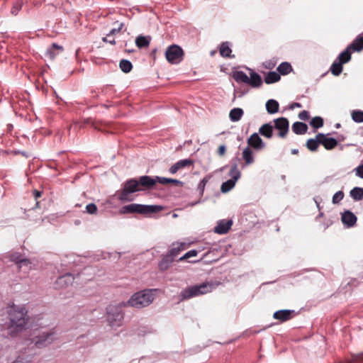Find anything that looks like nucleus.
Segmentation results:
<instances>
[{"label":"nucleus","mask_w":363,"mask_h":363,"mask_svg":"<svg viewBox=\"0 0 363 363\" xmlns=\"http://www.w3.org/2000/svg\"><path fill=\"white\" fill-rule=\"evenodd\" d=\"M9 315V329L11 333H16L26 328L28 321L27 311L24 307L13 306L8 311Z\"/></svg>","instance_id":"obj_1"},{"label":"nucleus","mask_w":363,"mask_h":363,"mask_svg":"<svg viewBox=\"0 0 363 363\" xmlns=\"http://www.w3.org/2000/svg\"><path fill=\"white\" fill-rule=\"evenodd\" d=\"M240 166L244 167L245 165L242 162V158H238L236 156L231 160L230 164L220 168V171H223L229 167L228 176L231 177L221 184L220 191L222 193H227L235 186L236 182L240 177V172L238 169Z\"/></svg>","instance_id":"obj_2"},{"label":"nucleus","mask_w":363,"mask_h":363,"mask_svg":"<svg viewBox=\"0 0 363 363\" xmlns=\"http://www.w3.org/2000/svg\"><path fill=\"white\" fill-rule=\"evenodd\" d=\"M155 289H145L134 293L128 301H122L123 306H128L135 308H143L150 306L155 299L153 291Z\"/></svg>","instance_id":"obj_3"},{"label":"nucleus","mask_w":363,"mask_h":363,"mask_svg":"<svg viewBox=\"0 0 363 363\" xmlns=\"http://www.w3.org/2000/svg\"><path fill=\"white\" fill-rule=\"evenodd\" d=\"M214 289L213 283L203 282L199 284L192 285L183 289L179 295L180 301L188 300L194 297L202 296L210 293Z\"/></svg>","instance_id":"obj_4"},{"label":"nucleus","mask_w":363,"mask_h":363,"mask_svg":"<svg viewBox=\"0 0 363 363\" xmlns=\"http://www.w3.org/2000/svg\"><path fill=\"white\" fill-rule=\"evenodd\" d=\"M162 207L159 205H145L140 203H130L122 206L119 212L121 214H134L150 215L161 211Z\"/></svg>","instance_id":"obj_5"},{"label":"nucleus","mask_w":363,"mask_h":363,"mask_svg":"<svg viewBox=\"0 0 363 363\" xmlns=\"http://www.w3.org/2000/svg\"><path fill=\"white\" fill-rule=\"evenodd\" d=\"M143 189L140 187L138 179L131 178L127 179L122 184V188L116 191L118 199L122 202L129 201V196L135 192L142 191Z\"/></svg>","instance_id":"obj_6"},{"label":"nucleus","mask_w":363,"mask_h":363,"mask_svg":"<svg viewBox=\"0 0 363 363\" xmlns=\"http://www.w3.org/2000/svg\"><path fill=\"white\" fill-rule=\"evenodd\" d=\"M121 302L117 305H109L106 308L107 318L111 327H118L122 325L123 313Z\"/></svg>","instance_id":"obj_7"},{"label":"nucleus","mask_w":363,"mask_h":363,"mask_svg":"<svg viewBox=\"0 0 363 363\" xmlns=\"http://www.w3.org/2000/svg\"><path fill=\"white\" fill-rule=\"evenodd\" d=\"M184 50L178 45H169L165 52V57L168 62L172 65H177L184 59Z\"/></svg>","instance_id":"obj_8"},{"label":"nucleus","mask_w":363,"mask_h":363,"mask_svg":"<svg viewBox=\"0 0 363 363\" xmlns=\"http://www.w3.org/2000/svg\"><path fill=\"white\" fill-rule=\"evenodd\" d=\"M274 128L278 131L277 135L281 138H285L289 131V121L286 118L280 117L274 121Z\"/></svg>","instance_id":"obj_9"},{"label":"nucleus","mask_w":363,"mask_h":363,"mask_svg":"<svg viewBox=\"0 0 363 363\" xmlns=\"http://www.w3.org/2000/svg\"><path fill=\"white\" fill-rule=\"evenodd\" d=\"M55 333L44 332L35 338V345L38 348H42L50 345L54 339Z\"/></svg>","instance_id":"obj_10"},{"label":"nucleus","mask_w":363,"mask_h":363,"mask_svg":"<svg viewBox=\"0 0 363 363\" xmlns=\"http://www.w3.org/2000/svg\"><path fill=\"white\" fill-rule=\"evenodd\" d=\"M74 277L72 273H66L59 277L54 283L55 289H65L74 282Z\"/></svg>","instance_id":"obj_11"},{"label":"nucleus","mask_w":363,"mask_h":363,"mask_svg":"<svg viewBox=\"0 0 363 363\" xmlns=\"http://www.w3.org/2000/svg\"><path fill=\"white\" fill-rule=\"evenodd\" d=\"M233 225L232 220L222 219L218 221L217 225L214 228V233L219 235L226 234Z\"/></svg>","instance_id":"obj_12"},{"label":"nucleus","mask_w":363,"mask_h":363,"mask_svg":"<svg viewBox=\"0 0 363 363\" xmlns=\"http://www.w3.org/2000/svg\"><path fill=\"white\" fill-rule=\"evenodd\" d=\"M317 138L319 139V143L328 150L334 149L338 144L337 140L333 138H328L323 133H318Z\"/></svg>","instance_id":"obj_13"},{"label":"nucleus","mask_w":363,"mask_h":363,"mask_svg":"<svg viewBox=\"0 0 363 363\" xmlns=\"http://www.w3.org/2000/svg\"><path fill=\"white\" fill-rule=\"evenodd\" d=\"M295 315L293 310H279L274 313L273 318L283 323L291 320Z\"/></svg>","instance_id":"obj_14"},{"label":"nucleus","mask_w":363,"mask_h":363,"mask_svg":"<svg viewBox=\"0 0 363 363\" xmlns=\"http://www.w3.org/2000/svg\"><path fill=\"white\" fill-rule=\"evenodd\" d=\"M9 259L16 264L19 267L23 266H28L30 262L28 259L24 257L23 255L20 252H12L9 255Z\"/></svg>","instance_id":"obj_15"},{"label":"nucleus","mask_w":363,"mask_h":363,"mask_svg":"<svg viewBox=\"0 0 363 363\" xmlns=\"http://www.w3.org/2000/svg\"><path fill=\"white\" fill-rule=\"evenodd\" d=\"M63 50L64 48L62 45L53 43L50 47L47 48L45 52V56L48 57L50 60H54L55 57Z\"/></svg>","instance_id":"obj_16"},{"label":"nucleus","mask_w":363,"mask_h":363,"mask_svg":"<svg viewBox=\"0 0 363 363\" xmlns=\"http://www.w3.org/2000/svg\"><path fill=\"white\" fill-rule=\"evenodd\" d=\"M140 187L145 189H151L155 185V177H152L147 175L141 176L138 179Z\"/></svg>","instance_id":"obj_17"},{"label":"nucleus","mask_w":363,"mask_h":363,"mask_svg":"<svg viewBox=\"0 0 363 363\" xmlns=\"http://www.w3.org/2000/svg\"><path fill=\"white\" fill-rule=\"evenodd\" d=\"M194 164V160L191 159H183L180 160L176 163H174L169 169V172L174 174H176L180 169L184 168L187 166L192 165Z\"/></svg>","instance_id":"obj_18"},{"label":"nucleus","mask_w":363,"mask_h":363,"mask_svg":"<svg viewBox=\"0 0 363 363\" xmlns=\"http://www.w3.org/2000/svg\"><path fill=\"white\" fill-rule=\"evenodd\" d=\"M341 220L344 225L350 228L356 224L357 218L352 212L346 211L342 214Z\"/></svg>","instance_id":"obj_19"},{"label":"nucleus","mask_w":363,"mask_h":363,"mask_svg":"<svg viewBox=\"0 0 363 363\" xmlns=\"http://www.w3.org/2000/svg\"><path fill=\"white\" fill-rule=\"evenodd\" d=\"M175 257L169 252L165 255H163L161 260L158 263L159 269L161 271L167 270L174 262Z\"/></svg>","instance_id":"obj_20"},{"label":"nucleus","mask_w":363,"mask_h":363,"mask_svg":"<svg viewBox=\"0 0 363 363\" xmlns=\"http://www.w3.org/2000/svg\"><path fill=\"white\" fill-rule=\"evenodd\" d=\"M232 77L238 83H245L250 84V77L242 71H233Z\"/></svg>","instance_id":"obj_21"},{"label":"nucleus","mask_w":363,"mask_h":363,"mask_svg":"<svg viewBox=\"0 0 363 363\" xmlns=\"http://www.w3.org/2000/svg\"><path fill=\"white\" fill-rule=\"evenodd\" d=\"M220 55L223 57L233 58L235 55H231L232 50L230 47V43L228 41L223 42L219 48Z\"/></svg>","instance_id":"obj_22"},{"label":"nucleus","mask_w":363,"mask_h":363,"mask_svg":"<svg viewBox=\"0 0 363 363\" xmlns=\"http://www.w3.org/2000/svg\"><path fill=\"white\" fill-rule=\"evenodd\" d=\"M265 147V143L257 133L251 135V147L256 150H262Z\"/></svg>","instance_id":"obj_23"},{"label":"nucleus","mask_w":363,"mask_h":363,"mask_svg":"<svg viewBox=\"0 0 363 363\" xmlns=\"http://www.w3.org/2000/svg\"><path fill=\"white\" fill-rule=\"evenodd\" d=\"M347 47L352 52H359L363 50V36H357Z\"/></svg>","instance_id":"obj_24"},{"label":"nucleus","mask_w":363,"mask_h":363,"mask_svg":"<svg viewBox=\"0 0 363 363\" xmlns=\"http://www.w3.org/2000/svg\"><path fill=\"white\" fill-rule=\"evenodd\" d=\"M274 127L271 123H264L259 129V133L267 138L273 136Z\"/></svg>","instance_id":"obj_25"},{"label":"nucleus","mask_w":363,"mask_h":363,"mask_svg":"<svg viewBox=\"0 0 363 363\" xmlns=\"http://www.w3.org/2000/svg\"><path fill=\"white\" fill-rule=\"evenodd\" d=\"M292 130L297 135H303L308 130V125L302 122H295L292 125Z\"/></svg>","instance_id":"obj_26"},{"label":"nucleus","mask_w":363,"mask_h":363,"mask_svg":"<svg viewBox=\"0 0 363 363\" xmlns=\"http://www.w3.org/2000/svg\"><path fill=\"white\" fill-rule=\"evenodd\" d=\"M266 109L269 114H274L279 111V104L274 99H269L266 103Z\"/></svg>","instance_id":"obj_27"},{"label":"nucleus","mask_w":363,"mask_h":363,"mask_svg":"<svg viewBox=\"0 0 363 363\" xmlns=\"http://www.w3.org/2000/svg\"><path fill=\"white\" fill-rule=\"evenodd\" d=\"M246 142L247 143V145L243 150L242 156L241 157V158L242 160V162L244 163V164L248 165L250 164V142H251V140H250V137H247L246 138ZM239 155H240V153L238 152L237 156L238 157V158H240V157H239Z\"/></svg>","instance_id":"obj_28"},{"label":"nucleus","mask_w":363,"mask_h":363,"mask_svg":"<svg viewBox=\"0 0 363 363\" xmlns=\"http://www.w3.org/2000/svg\"><path fill=\"white\" fill-rule=\"evenodd\" d=\"M281 79V76L278 72L272 71L269 72L265 77H264V82L267 84H273L278 82Z\"/></svg>","instance_id":"obj_29"},{"label":"nucleus","mask_w":363,"mask_h":363,"mask_svg":"<svg viewBox=\"0 0 363 363\" xmlns=\"http://www.w3.org/2000/svg\"><path fill=\"white\" fill-rule=\"evenodd\" d=\"M277 69L280 75H286L293 71L292 66L287 62H281Z\"/></svg>","instance_id":"obj_30"},{"label":"nucleus","mask_w":363,"mask_h":363,"mask_svg":"<svg viewBox=\"0 0 363 363\" xmlns=\"http://www.w3.org/2000/svg\"><path fill=\"white\" fill-rule=\"evenodd\" d=\"M188 245L186 242H176L173 243V247L169 251L174 257H176L178 254L184 250L187 247Z\"/></svg>","instance_id":"obj_31"},{"label":"nucleus","mask_w":363,"mask_h":363,"mask_svg":"<svg viewBox=\"0 0 363 363\" xmlns=\"http://www.w3.org/2000/svg\"><path fill=\"white\" fill-rule=\"evenodd\" d=\"M150 36L140 35L135 40V44L139 48H147L150 43Z\"/></svg>","instance_id":"obj_32"},{"label":"nucleus","mask_w":363,"mask_h":363,"mask_svg":"<svg viewBox=\"0 0 363 363\" xmlns=\"http://www.w3.org/2000/svg\"><path fill=\"white\" fill-rule=\"evenodd\" d=\"M243 115V111L240 108H234L230 111L229 117L231 121H238Z\"/></svg>","instance_id":"obj_33"},{"label":"nucleus","mask_w":363,"mask_h":363,"mask_svg":"<svg viewBox=\"0 0 363 363\" xmlns=\"http://www.w3.org/2000/svg\"><path fill=\"white\" fill-rule=\"evenodd\" d=\"M351 55L352 50L347 47V48L339 55L337 61L342 64L347 63L351 60Z\"/></svg>","instance_id":"obj_34"},{"label":"nucleus","mask_w":363,"mask_h":363,"mask_svg":"<svg viewBox=\"0 0 363 363\" xmlns=\"http://www.w3.org/2000/svg\"><path fill=\"white\" fill-rule=\"evenodd\" d=\"M320 144V143H319V139L316 135L315 139L310 138L306 141V146L310 151L315 152L318 150Z\"/></svg>","instance_id":"obj_35"},{"label":"nucleus","mask_w":363,"mask_h":363,"mask_svg":"<svg viewBox=\"0 0 363 363\" xmlns=\"http://www.w3.org/2000/svg\"><path fill=\"white\" fill-rule=\"evenodd\" d=\"M119 67L124 73H129L133 69V65L130 60L123 59L120 61Z\"/></svg>","instance_id":"obj_36"},{"label":"nucleus","mask_w":363,"mask_h":363,"mask_svg":"<svg viewBox=\"0 0 363 363\" xmlns=\"http://www.w3.org/2000/svg\"><path fill=\"white\" fill-rule=\"evenodd\" d=\"M23 4V0H16L13 3L12 7L11 9V15L14 16H17L20 11L22 9Z\"/></svg>","instance_id":"obj_37"},{"label":"nucleus","mask_w":363,"mask_h":363,"mask_svg":"<svg viewBox=\"0 0 363 363\" xmlns=\"http://www.w3.org/2000/svg\"><path fill=\"white\" fill-rule=\"evenodd\" d=\"M350 195L355 201H360L363 199V188L354 187L350 191Z\"/></svg>","instance_id":"obj_38"},{"label":"nucleus","mask_w":363,"mask_h":363,"mask_svg":"<svg viewBox=\"0 0 363 363\" xmlns=\"http://www.w3.org/2000/svg\"><path fill=\"white\" fill-rule=\"evenodd\" d=\"M262 84L261 77L258 74L251 72V87H259Z\"/></svg>","instance_id":"obj_39"},{"label":"nucleus","mask_w":363,"mask_h":363,"mask_svg":"<svg viewBox=\"0 0 363 363\" xmlns=\"http://www.w3.org/2000/svg\"><path fill=\"white\" fill-rule=\"evenodd\" d=\"M342 65L337 60H335L330 67L332 74L335 76H338L342 71Z\"/></svg>","instance_id":"obj_40"},{"label":"nucleus","mask_w":363,"mask_h":363,"mask_svg":"<svg viewBox=\"0 0 363 363\" xmlns=\"http://www.w3.org/2000/svg\"><path fill=\"white\" fill-rule=\"evenodd\" d=\"M323 124V119L320 116L313 117L310 121V125L314 128H321Z\"/></svg>","instance_id":"obj_41"},{"label":"nucleus","mask_w":363,"mask_h":363,"mask_svg":"<svg viewBox=\"0 0 363 363\" xmlns=\"http://www.w3.org/2000/svg\"><path fill=\"white\" fill-rule=\"evenodd\" d=\"M209 178L210 177L208 176L203 177L198 184L197 190L201 196H203V194L206 185L208 183Z\"/></svg>","instance_id":"obj_42"},{"label":"nucleus","mask_w":363,"mask_h":363,"mask_svg":"<svg viewBox=\"0 0 363 363\" xmlns=\"http://www.w3.org/2000/svg\"><path fill=\"white\" fill-rule=\"evenodd\" d=\"M355 362H363V352L353 354L352 358L350 360H345L342 362H339L338 363H355Z\"/></svg>","instance_id":"obj_43"},{"label":"nucleus","mask_w":363,"mask_h":363,"mask_svg":"<svg viewBox=\"0 0 363 363\" xmlns=\"http://www.w3.org/2000/svg\"><path fill=\"white\" fill-rule=\"evenodd\" d=\"M352 118L354 122L362 123L363 122V111H353L352 112Z\"/></svg>","instance_id":"obj_44"},{"label":"nucleus","mask_w":363,"mask_h":363,"mask_svg":"<svg viewBox=\"0 0 363 363\" xmlns=\"http://www.w3.org/2000/svg\"><path fill=\"white\" fill-rule=\"evenodd\" d=\"M197 254H198V251L196 250H195V249L191 250L188 251L187 252H186L183 256H182L179 259V261H182L184 259H187L191 257H195L197 255Z\"/></svg>","instance_id":"obj_45"},{"label":"nucleus","mask_w":363,"mask_h":363,"mask_svg":"<svg viewBox=\"0 0 363 363\" xmlns=\"http://www.w3.org/2000/svg\"><path fill=\"white\" fill-rule=\"evenodd\" d=\"M344 198V193L342 191L336 192L333 196V203L334 204L338 203Z\"/></svg>","instance_id":"obj_46"},{"label":"nucleus","mask_w":363,"mask_h":363,"mask_svg":"<svg viewBox=\"0 0 363 363\" xmlns=\"http://www.w3.org/2000/svg\"><path fill=\"white\" fill-rule=\"evenodd\" d=\"M97 206L95 203H89L86 205V211L89 213V214H95L97 212Z\"/></svg>","instance_id":"obj_47"},{"label":"nucleus","mask_w":363,"mask_h":363,"mask_svg":"<svg viewBox=\"0 0 363 363\" xmlns=\"http://www.w3.org/2000/svg\"><path fill=\"white\" fill-rule=\"evenodd\" d=\"M157 183H160L161 184H169V178L161 177H159V176H155V184Z\"/></svg>","instance_id":"obj_48"},{"label":"nucleus","mask_w":363,"mask_h":363,"mask_svg":"<svg viewBox=\"0 0 363 363\" xmlns=\"http://www.w3.org/2000/svg\"><path fill=\"white\" fill-rule=\"evenodd\" d=\"M298 118L302 121H308L310 118V114L307 111H303L299 113Z\"/></svg>","instance_id":"obj_49"},{"label":"nucleus","mask_w":363,"mask_h":363,"mask_svg":"<svg viewBox=\"0 0 363 363\" xmlns=\"http://www.w3.org/2000/svg\"><path fill=\"white\" fill-rule=\"evenodd\" d=\"M356 175L363 179V164L358 166L356 169Z\"/></svg>","instance_id":"obj_50"},{"label":"nucleus","mask_w":363,"mask_h":363,"mask_svg":"<svg viewBox=\"0 0 363 363\" xmlns=\"http://www.w3.org/2000/svg\"><path fill=\"white\" fill-rule=\"evenodd\" d=\"M109 37H108V35L106 37H104L103 38V41L104 42H106V43H110L111 45H116V40L114 38H108Z\"/></svg>","instance_id":"obj_51"},{"label":"nucleus","mask_w":363,"mask_h":363,"mask_svg":"<svg viewBox=\"0 0 363 363\" xmlns=\"http://www.w3.org/2000/svg\"><path fill=\"white\" fill-rule=\"evenodd\" d=\"M121 31V28H112L109 33L107 34L108 37H111V35H115L118 33H119Z\"/></svg>","instance_id":"obj_52"},{"label":"nucleus","mask_w":363,"mask_h":363,"mask_svg":"<svg viewBox=\"0 0 363 363\" xmlns=\"http://www.w3.org/2000/svg\"><path fill=\"white\" fill-rule=\"evenodd\" d=\"M276 65V63L272 61H268L265 62V67L272 69H273Z\"/></svg>","instance_id":"obj_53"},{"label":"nucleus","mask_w":363,"mask_h":363,"mask_svg":"<svg viewBox=\"0 0 363 363\" xmlns=\"http://www.w3.org/2000/svg\"><path fill=\"white\" fill-rule=\"evenodd\" d=\"M225 150H226V147L225 145H220L218 149V153L220 155H223L225 152Z\"/></svg>","instance_id":"obj_54"},{"label":"nucleus","mask_w":363,"mask_h":363,"mask_svg":"<svg viewBox=\"0 0 363 363\" xmlns=\"http://www.w3.org/2000/svg\"><path fill=\"white\" fill-rule=\"evenodd\" d=\"M169 184H176V185H181V184H182V182H181L179 180H177V179H175L169 178Z\"/></svg>","instance_id":"obj_55"},{"label":"nucleus","mask_w":363,"mask_h":363,"mask_svg":"<svg viewBox=\"0 0 363 363\" xmlns=\"http://www.w3.org/2000/svg\"><path fill=\"white\" fill-rule=\"evenodd\" d=\"M5 153H6L7 155H10V154H12L13 155H18L20 153V150H6L4 151Z\"/></svg>","instance_id":"obj_56"},{"label":"nucleus","mask_w":363,"mask_h":363,"mask_svg":"<svg viewBox=\"0 0 363 363\" xmlns=\"http://www.w3.org/2000/svg\"><path fill=\"white\" fill-rule=\"evenodd\" d=\"M20 155H21L23 157H26V158H28L30 157L31 155L30 153H28V152H26V151H21L20 150Z\"/></svg>","instance_id":"obj_57"},{"label":"nucleus","mask_w":363,"mask_h":363,"mask_svg":"<svg viewBox=\"0 0 363 363\" xmlns=\"http://www.w3.org/2000/svg\"><path fill=\"white\" fill-rule=\"evenodd\" d=\"M41 191H38V190H34L33 191V195H34V197L37 199L38 198L40 197L41 196Z\"/></svg>","instance_id":"obj_58"},{"label":"nucleus","mask_w":363,"mask_h":363,"mask_svg":"<svg viewBox=\"0 0 363 363\" xmlns=\"http://www.w3.org/2000/svg\"><path fill=\"white\" fill-rule=\"evenodd\" d=\"M302 106L301 104L299 103H294L291 105V108H301Z\"/></svg>","instance_id":"obj_59"},{"label":"nucleus","mask_w":363,"mask_h":363,"mask_svg":"<svg viewBox=\"0 0 363 363\" xmlns=\"http://www.w3.org/2000/svg\"><path fill=\"white\" fill-rule=\"evenodd\" d=\"M291 153L293 155H297L298 153V149H293V150H291Z\"/></svg>","instance_id":"obj_60"},{"label":"nucleus","mask_w":363,"mask_h":363,"mask_svg":"<svg viewBox=\"0 0 363 363\" xmlns=\"http://www.w3.org/2000/svg\"><path fill=\"white\" fill-rule=\"evenodd\" d=\"M124 26V23H121L118 28H121V30L123 28V27Z\"/></svg>","instance_id":"obj_61"},{"label":"nucleus","mask_w":363,"mask_h":363,"mask_svg":"<svg viewBox=\"0 0 363 363\" xmlns=\"http://www.w3.org/2000/svg\"><path fill=\"white\" fill-rule=\"evenodd\" d=\"M157 51V49H155L154 50H152V53H155Z\"/></svg>","instance_id":"obj_62"},{"label":"nucleus","mask_w":363,"mask_h":363,"mask_svg":"<svg viewBox=\"0 0 363 363\" xmlns=\"http://www.w3.org/2000/svg\"><path fill=\"white\" fill-rule=\"evenodd\" d=\"M250 161H251V163H252V156H251Z\"/></svg>","instance_id":"obj_63"}]
</instances>
